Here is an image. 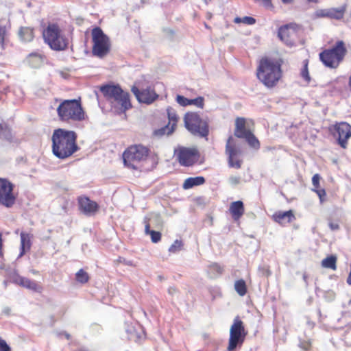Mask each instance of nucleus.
Returning a JSON list of instances; mask_svg holds the SVG:
<instances>
[{
  "label": "nucleus",
  "mask_w": 351,
  "mask_h": 351,
  "mask_svg": "<svg viewBox=\"0 0 351 351\" xmlns=\"http://www.w3.org/2000/svg\"><path fill=\"white\" fill-rule=\"evenodd\" d=\"M337 258L335 255H330L324 258L321 262V265L324 268L331 269L333 271L337 269Z\"/></svg>",
  "instance_id": "obj_29"
},
{
  "label": "nucleus",
  "mask_w": 351,
  "mask_h": 351,
  "mask_svg": "<svg viewBox=\"0 0 351 351\" xmlns=\"http://www.w3.org/2000/svg\"><path fill=\"white\" fill-rule=\"evenodd\" d=\"M299 346L305 351H309L311 349V341L310 340H302L300 341Z\"/></svg>",
  "instance_id": "obj_42"
},
{
  "label": "nucleus",
  "mask_w": 351,
  "mask_h": 351,
  "mask_svg": "<svg viewBox=\"0 0 351 351\" xmlns=\"http://www.w3.org/2000/svg\"><path fill=\"white\" fill-rule=\"evenodd\" d=\"M99 90L106 100L121 106L124 110L132 107L129 93L123 91L119 84L102 85Z\"/></svg>",
  "instance_id": "obj_6"
},
{
  "label": "nucleus",
  "mask_w": 351,
  "mask_h": 351,
  "mask_svg": "<svg viewBox=\"0 0 351 351\" xmlns=\"http://www.w3.org/2000/svg\"><path fill=\"white\" fill-rule=\"evenodd\" d=\"M242 138H245L249 145L252 148L255 149H258L260 148V142L252 132Z\"/></svg>",
  "instance_id": "obj_31"
},
{
  "label": "nucleus",
  "mask_w": 351,
  "mask_h": 351,
  "mask_svg": "<svg viewBox=\"0 0 351 351\" xmlns=\"http://www.w3.org/2000/svg\"><path fill=\"white\" fill-rule=\"evenodd\" d=\"M247 331L245 328L244 323L239 316H237L230 328L228 351H235L239 346L241 347L245 341Z\"/></svg>",
  "instance_id": "obj_11"
},
{
  "label": "nucleus",
  "mask_w": 351,
  "mask_h": 351,
  "mask_svg": "<svg viewBox=\"0 0 351 351\" xmlns=\"http://www.w3.org/2000/svg\"><path fill=\"white\" fill-rule=\"evenodd\" d=\"M205 182L206 180L203 176L190 177L184 180L182 188L185 190L189 189L196 186L202 185Z\"/></svg>",
  "instance_id": "obj_27"
},
{
  "label": "nucleus",
  "mask_w": 351,
  "mask_h": 351,
  "mask_svg": "<svg viewBox=\"0 0 351 351\" xmlns=\"http://www.w3.org/2000/svg\"><path fill=\"white\" fill-rule=\"evenodd\" d=\"M293 0H282V1L284 3H291Z\"/></svg>",
  "instance_id": "obj_53"
},
{
  "label": "nucleus",
  "mask_w": 351,
  "mask_h": 351,
  "mask_svg": "<svg viewBox=\"0 0 351 351\" xmlns=\"http://www.w3.org/2000/svg\"><path fill=\"white\" fill-rule=\"evenodd\" d=\"M349 306H351V299L349 301Z\"/></svg>",
  "instance_id": "obj_58"
},
{
  "label": "nucleus",
  "mask_w": 351,
  "mask_h": 351,
  "mask_svg": "<svg viewBox=\"0 0 351 351\" xmlns=\"http://www.w3.org/2000/svg\"><path fill=\"white\" fill-rule=\"evenodd\" d=\"M14 185L8 179L0 178V204L11 208L16 202L17 195L14 191Z\"/></svg>",
  "instance_id": "obj_15"
},
{
  "label": "nucleus",
  "mask_w": 351,
  "mask_h": 351,
  "mask_svg": "<svg viewBox=\"0 0 351 351\" xmlns=\"http://www.w3.org/2000/svg\"><path fill=\"white\" fill-rule=\"evenodd\" d=\"M77 204L80 211L87 216L95 215L99 210V204L85 195L77 197Z\"/></svg>",
  "instance_id": "obj_17"
},
{
  "label": "nucleus",
  "mask_w": 351,
  "mask_h": 351,
  "mask_svg": "<svg viewBox=\"0 0 351 351\" xmlns=\"http://www.w3.org/2000/svg\"><path fill=\"white\" fill-rule=\"evenodd\" d=\"M251 131L246 128V121L243 117H237L235 120L234 135L240 138L245 136Z\"/></svg>",
  "instance_id": "obj_24"
},
{
  "label": "nucleus",
  "mask_w": 351,
  "mask_h": 351,
  "mask_svg": "<svg viewBox=\"0 0 351 351\" xmlns=\"http://www.w3.org/2000/svg\"><path fill=\"white\" fill-rule=\"evenodd\" d=\"M347 53L348 49L345 42L337 40L332 47L322 51L319 58L326 67L336 69L343 62Z\"/></svg>",
  "instance_id": "obj_5"
},
{
  "label": "nucleus",
  "mask_w": 351,
  "mask_h": 351,
  "mask_svg": "<svg viewBox=\"0 0 351 351\" xmlns=\"http://www.w3.org/2000/svg\"><path fill=\"white\" fill-rule=\"evenodd\" d=\"M316 15L319 17L329 18L328 9H322L316 12Z\"/></svg>",
  "instance_id": "obj_46"
},
{
  "label": "nucleus",
  "mask_w": 351,
  "mask_h": 351,
  "mask_svg": "<svg viewBox=\"0 0 351 351\" xmlns=\"http://www.w3.org/2000/svg\"><path fill=\"white\" fill-rule=\"evenodd\" d=\"M349 84L351 86V75L349 77Z\"/></svg>",
  "instance_id": "obj_55"
},
{
  "label": "nucleus",
  "mask_w": 351,
  "mask_h": 351,
  "mask_svg": "<svg viewBox=\"0 0 351 351\" xmlns=\"http://www.w3.org/2000/svg\"><path fill=\"white\" fill-rule=\"evenodd\" d=\"M149 154V149L141 144L129 146L123 153L124 165L131 169L137 170L138 164L145 160Z\"/></svg>",
  "instance_id": "obj_7"
},
{
  "label": "nucleus",
  "mask_w": 351,
  "mask_h": 351,
  "mask_svg": "<svg viewBox=\"0 0 351 351\" xmlns=\"http://www.w3.org/2000/svg\"><path fill=\"white\" fill-rule=\"evenodd\" d=\"M176 101L178 104H180L182 106H189V99L186 98L185 97L182 95H178Z\"/></svg>",
  "instance_id": "obj_40"
},
{
  "label": "nucleus",
  "mask_w": 351,
  "mask_h": 351,
  "mask_svg": "<svg viewBox=\"0 0 351 351\" xmlns=\"http://www.w3.org/2000/svg\"><path fill=\"white\" fill-rule=\"evenodd\" d=\"M117 262L119 263H123L128 265H132L131 261H126L124 258L119 257V258L117 260Z\"/></svg>",
  "instance_id": "obj_48"
},
{
  "label": "nucleus",
  "mask_w": 351,
  "mask_h": 351,
  "mask_svg": "<svg viewBox=\"0 0 351 351\" xmlns=\"http://www.w3.org/2000/svg\"><path fill=\"white\" fill-rule=\"evenodd\" d=\"M167 114L168 118V123L160 128L155 130L156 136H163L165 135L169 136L171 134L176 130L179 117L176 111L171 107L167 108Z\"/></svg>",
  "instance_id": "obj_16"
},
{
  "label": "nucleus",
  "mask_w": 351,
  "mask_h": 351,
  "mask_svg": "<svg viewBox=\"0 0 351 351\" xmlns=\"http://www.w3.org/2000/svg\"><path fill=\"white\" fill-rule=\"evenodd\" d=\"M346 10V5H343L339 8H328L329 18L340 20L343 18Z\"/></svg>",
  "instance_id": "obj_28"
},
{
  "label": "nucleus",
  "mask_w": 351,
  "mask_h": 351,
  "mask_svg": "<svg viewBox=\"0 0 351 351\" xmlns=\"http://www.w3.org/2000/svg\"><path fill=\"white\" fill-rule=\"evenodd\" d=\"M241 178L239 176H232L229 178V182L233 185L239 184Z\"/></svg>",
  "instance_id": "obj_47"
},
{
  "label": "nucleus",
  "mask_w": 351,
  "mask_h": 351,
  "mask_svg": "<svg viewBox=\"0 0 351 351\" xmlns=\"http://www.w3.org/2000/svg\"><path fill=\"white\" fill-rule=\"evenodd\" d=\"M132 92L136 96V99L143 103L152 104L154 102V95L147 90L141 91L137 87L133 86Z\"/></svg>",
  "instance_id": "obj_23"
},
{
  "label": "nucleus",
  "mask_w": 351,
  "mask_h": 351,
  "mask_svg": "<svg viewBox=\"0 0 351 351\" xmlns=\"http://www.w3.org/2000/svg\"><path fill=\"white\" fill-rule=\"evenodd\" d=\"M303 27L296 23H289L280 26L278 29V38L287 46L293 47L299 41Z\"/></svg>",
  "instance_id": "obj_10"
},
{
  "label": "nucleus",
  "mask_w": 351,
  "mask_h": 351,
  "mask_svg": "<svg viewBox=\"0 0 351 351\" xmlns=\"http://www.w3.org/2000/svg\"><path fill=\"white\" fill-rule=\"evenodd\" d=\"M273 220L280 224L281 226H285L287 223H289L295 219L293 210H289L287 211H277L272 215Z\"/></svg>",
  "instance_id": "obj_19"
},
{
  "label": "nucleus",
  "mask_w": 351,
  "mask_h": 351,
  "mask_svg": "<svg viewBox=\"0 0 351 351\" xmlns=\"http://www.w3.org/2000/svg\"><path fill=\"white\" fill-rule=\"evenodd\" d=\"M259 273L262 276L269 277L271 274V271L269 266H263L258 269Z\"/></svg>",
  "instance_id": "obj_43"
},
{
  "label": "nucleus",
  "mask_w": 351,
  "mask_h": 351,
  "mask_svg": "<svg viewBox=\"0 0 351 351\" xmlns=\"http://www.w3.org/2000/svg\"><path fill=\"white\" fill-rule=\"evenodd\" d=\"M234 22L236 23H243L247 25H254L256 23V19L252 16L236 17Z\"/></svg>",
  "instance_id": "obj_34"
},
{
  "label": "nucleus",
  "mask_w": 351,
  "mask_h": 351,
  "mask_svg": "<svg viewBox=\"0 0 351 351\" xmlns=\"http://www.w3.org/2000/svg\"><path fill=\"white\" fill-rule=\"evenodd\" d=\"M329 226H330V229L332 230H338L339 228V226L337 223H332V222L329 223Z\"/></svg>",
  "instance_id": "obj_51"
},
{
  "label": "nucleus",
  "mask_w": 351,
  "mask_h": 351,
  "mask_svg": "<svg viewBox=\"0 0 351 351\" xmlns=\"http://www.w3.org/2000/svg\"><path fill=\"white\" fill-rule=\"evenodd\" d=\"M241 150L239 147L237 141L232 137L229 136L226 145V154L228 156V164L230 168L239 169L241 167L243 160L240 155Z\"/></svg>",
  "instance_id": "obj_14"
},
{
  "label": "nucleus",
  "mask_w": 351,
  "mask_h": 351,
  "mask_svg": "<svg viewBox=\"0 0 351 351\" xmlns=\"http://www.w3.org/2000/svg\"><path fill=\"white\" fill-rule=\"evenodd\" d=\"M10 134L11 128L10 125L5 122L0 123V135L8 136H10Z\"/></svg>",
  "instance_id": "obj_36"
},
{
  "label": "nucleus",
  "mask_w": 351,
  "mask_h": 351,
  "mask_svg": "<svg viewBox=\"0 0 351 351\" xmlns=\"http://www.w3.org/2000/svg\"><path fill=\"white\" fill-rule=\"evenodd\" d=\"M18 35L23 42H31L34 38V29L30 27H21Z\"/></svg>",
  "instance_id": "obj_26"
},
{
  "label": "nucleus",
  "mask_w": 351,
  "mask_h": 351,
  "mask_svg": "<svg viewBox=\"0 0 351 351\" xmlns=\"http://www.w3.org/2000/svg\"><path fill=\"white\" fill-rule=\"evenodd\" d=\"M308 60H305L303 61V68L301 70L300 75L301 77L305 80V82L308 84L311 82V77L308 72Z\"/></svg>",
  "instance_id": "obj_33"
},
{
  "label": "nucleus",
  "mask_w": 351,
  "mask_h": 351,
  "mask_svg": "<svg viewBox=\"0 0 351 351\" xmlns=\"http://www.w3.org/2000/svg\"><path fill=\"white\" fill-rule=\"evenodd\" d=\"M176 160L181 166L191 167L197 162L199 158V152L197 148L178 147L174 150Z\"/></svg>",
  "instance_id": "obj_13"
},
{
  "label": "nucleus",
  "mask_w": 351,
  "mask_h": 351,
  "mask_svg": "<svg viewBox=\"0 0 351 351\" xmlns=\"http://www.w3.org/2000/svg\"><path fill=\"white\" fill-rule=\"evenodd\" d=\"M254 1L261 3L267 8H273L271 0H254Z\"/></svg>",
  "instance_id": "obj_45"
},
{
  "label": "nucleus",
  "mask_w": 351,
  "mask_h": 351,
  "mask_svg": "<svg viewBox=\"0 0 351 351\" xmlns=\"http://www.w3.org/2000/svg\"><path fill=\"white\" fill-rule=\"evenodd\" d=\"M2 234L0 232V257L3 256Z\"/></svg>",
  "instance_id": "obj_50"
},
{
  "label": "nucleus",
  "mask_w": 351,
  "mask_h": 351,
  "mask_svg": "<svg viewBox=\"0 0 351 351\" xmlns=\"http://www.w3.org/2000/svg\"><path fill=\"white\" fill-rule=\"evenodd\" d=\"M11 23L10 20L0 21V46L4 48L5 43L9 40Z\"/></svg>",
  "instance_id": "obj_21"
},
{
  "label": "nucleus",
  "mask_w": 351,
  "mask_h": 351,
  "mask_svg": "<svg viewBox=\"0 0 351 351\" xmlns=\"http://www.w3.org/2000/svg\"><path fill=\"white\" fill-rule=\"evenodd\" d=\"M58 119L66 123L80 122L87 117L80 99L61 101L56 110Z\"/></svg>",
  "instance_id": "obj_3"
},
{
  "label": "nucleus",
  "mask_w": 351,
  "mask_h": 351,
  "mask_svg": "<svg viewBox=\"0 0 351 351\" xmlns=\"http://www.w3.org/2000/svg\"><path fill=\"white\" fill-rule=\"evenodd\" d=\"M183 243L182 241L176 240L169 247V251L171 253H176L182 250Z\"/></svg>",
  "instance_id": "obj_37"
},
{
  "label": "nucleus",
  "mask_w": 351,
  "mask_h": 351,
  "mask_svg": "<svg viewBox=\"0 0 351 351\" xmlns=\"http://www.w3.org/2000/svg\"><path fill=\"white\" fill-rule=\"evenodd\" d=\"M189 106L193 105L201 109L204 106V99L203 97H197L195 99H189Z\"/></svg>",
  "instance_id": "obj_35"
},
{
  "label": "nucleus",
  "mask_w": 351,
  "mask_h": 351,
  "mask_svg": "<svg viewBox=\"0 0 351 351\" xmlns=\"http://www.w3.org/2000/svg\"><path fill=\"white\" fill-rule=\"evenodd\" d=\"M308 2L317 3L319 0H307Z\"/></svg>",
  "instance_id": "obj_54"
},
{
  "label": "nucleus",
  "mask_w": 351,
  "mask_h": 351,
  "mask_svg": "<svg viewBox=\"0 0 351 351\" xmlns=\"http://www.w3.org/2000/svg\"><path fill=\"white\" fill-rule=\"evenodd\" d=\"M320 180H321V176L318 173H316L313 176V178H312V184L313 186V189H312L313 191L321 188L320 184H319Z\"/></svg>",
  "instance_id": "obj_39"
},
{
  "label": "nucleus",
  "mask_w": 351,
  "mask_h": 351,
  "mask_svg": "<svg viewBox=\"0 0 351 351\" xmlns=\"http://www.w3.org/2000/svg\"><path fill=\"white\" fill-rule=\"evenodd\" d=\"M184 126L193 135L206 137L209 134V125L206 120L203 119L195 112H188L184 117Z\"/></svg>",
  "instance_id": "obj_8"
},
{
  "label": "nucleus",
  "mask_w": 351,
  "mask_h": 351,
  "mask_svg": "<svg viewBox=\"0 0 351 351\" xmlns=\"http://www.w3.org/2000/svg\"><path fill=\"white\" fill-rule=\"evenodd\" d=\"M21 237V246L19 256H23L27 252H29L32 246V235L29 233L22 232L20 234Z\"/></svg>",
  "instance_id": "obj_25"
},
{
  "label": "nucleus",
  "mask_w": 351,
  "mask_h": 351,
  "mask_svg": "<svg viewBox=\"0 0 351 351\" xmlns=\"http://www.w3.org/2000/svg\"><path fill=\"white\" fill-rule=\"evenodd\" d=\"M234 289L240 296H244L247 292L246 283L243 279H239L235 281Z\"/></svg>",
  "instance_id": "obj_30"
},
{
  "label": "nucleus",
  "mask_w": 351,
  "mask_h": 351,
  "mask_svg": "<svg viewBox=\"0 0 351 351\" xmlns=\"http://www.w3.org/2000/svg\"><path fill=\"white\" fill-rule=\"evenodd\" d=\"M0 351H11V348L6 341L0 337Z\"/></svg>",
  "instance_id": "obj_44"
},
{
  "label": "nucleus",
  "mask_w": 351,
  "mask_h": 351,
  "mask_svg": "<svg viewBox=\"0 0 351 351\" xmlns=\"http://www.w3.org/2000/svg\"><path fill=\"white\" fill-rule=\"evenodd\" d=\"M77 134L75 131L64 128L55 129L51 135V151L60 160L72 156L79 149Z\"/></svg>",
  "instance_id": "obj_1"
},
{
  "label": "nucleus",
  "mask_w": 351,
  "mask_h": 351,
  "mask_svg": "<svg viewBox=\"0 0 351 351\" xmlns=\"http://www.w3.org/2000/svg\"><path fill=\"white\" fill-rule=\"evenodd\" d=\"M211 267L216 270L217 271H218L219 273L221 274L222 273V271H223V269L221 268V267L220 265H219L217 263H214L211 265Z\"/></svg>",
  "instance_id": "obj_49"
},
{
  "label": "nucleus",
  "mask_w": 351,
  "mask_h": 351,
  "mask_svg": "<svg viewBox=\"0 0 351 351\" xmlns=\"http://www.w3.org/2000/svg\"><path fill=\"white\" fill-rule=\"evenodd\" d=\"M66 337L67 339H69V338H70V335H69V334H67V335H66Z\"/></svg>",
  "instance_id": "obj_56"
},
{
  "label": "nucleus",
  "mask_w": 351,
  "mask_h": 351,
  "mask_svg": "<svg viewBox=\"0 0 351 351\" xmlns=\"http://www.w3.org/2000/svg\"><path fill=\"white\" fill-rule=\"evenodd\" d=\"M229 211L234 221H239L245 213L244 204L242 201L238 200L230 204Z\"/></svg>",
  "instance_id": "obj_22"
},
{
  "label": "nucleus",
  "mask_w": 351,
  "mask_h": 351,
  "mask_svg": "<svg viewBox=\"0 0 351 351\" xmlns=\"http://www.w3.org/2000/svg\"><path fill=\"white\" fill-rule=\"evenodd\" d=\"M150 219L145 218L144 219L145 224V232L147 234H149L151 237L152 241L154 242V230H150V224H149Z\"/></svg>",
  "instance_id": "obj_38"
},
{
  "label": "nucleus",
  "mask_w": 351,
  "mask_h": 351,
  "mask_svg": "<svg viewBox=\"0 0 351 351\" xmlns=\"http://www.w3.org/2000/svg\"><path fill=\"white\" fill-rule=\"evenodd\" d=\"M75 279L78 282L85 284L88 282L90 277L86 271L80 269L75 274Z\"/></svg>",
  "instance_id": "obj_32"
},
{
  "label": "nucleus",
  "mask_w": 351,
  "mask_h": 351,
  "mask_svg": "<svg viewBox=\"0 0 351 351\" xmlns=\"http://www.w3.org/2000/svg\"><path fill=\"white\" fill-rule=\"evenodd\" d=\"M282 60L265 56L261 58L256 69L258 80L267 88L277 86L282 77Z\"/></svg>",
  "instance_id": "obj_2"
},
{
  "label": "nucleus",
  "mask_w": 351,
  "mask_h": 351,
  "mask_svg": "<svg viewBox=\"0 0 351 351\" xmlns=\"http://www.w3.org/2000/svg\"><path fill=\"white\" fill-rule=\"evenodd\" d=\"M158 95H156V94L155 93V97H154V99L156 100V99L158 98Z\"/></svg>",
  "instance_id": "obj_57"
},
{
  "label": "nucleus",
  "mask_w": 351,
  "mask_h": 351,
  "mask_svg": "<svg viewBox=\"0 0 351 351\" xmlns=\"http://www.w3.org/2000/svg\"><path fill=\"white\" fill-rule=\"evenodd\" d=\"M328 130L341 148H348V141L351 138V125L345 121L336 122L329 125Z\"/></svg>",
  "instance_id": "obj_12"
},
{
  "label": "nucleus",
  "mask_w": 351,
  "mask_h": 351,
  "mask_svg": "<svg viewBox=\"0 0 351 351\" xmlns=\"http://www.w3.org/2000/svg\"><path fill=\"white\" fill-rule=\"evenodd\" d=\"M91 38L93 55L99 58L106 56L111 49L110 38L99 27H95L92 29Z\"/></svg>",
  "instance_id": "obj_9"
},
{
  "label": "nucleus",
  "mask_w": 351,
  "mask_h": 351,
  "mask_svg": "<svg viewBox=\"0 0 351 351\" xmlns=\"http://www.w3.org/2000/svg\"><path fill=\"white\" fill-rule=\"evenodd\" d=\"M126 333L128 339L134 342L138 341L144 337L143 328L138 324H128Z\"/></svg>",
  "instance_id": "obj_18"
},
{
  "label": "nucleus",
  "mask_w": 351,
  "mask_h": 351,
  "mask_svg": "<svg viewBox=\"0 0 351 351\" xmlns=\"http://www.w3.org/2000/svg\"><path fill=\"white\" fill-rule=\"evenodd\" d=\"M161 239V233L160 232L155 231V243L159 241Z\"/></svg>",
  "instance_id": "obj_52"
},
{
  "label": "nucleus",
  "mask_w": 351,
  "mask_h": 351,
  "mask_svg": "<svg viewBox=\"0 0 351 351\" xmlns=\"http://www.w3.org/2000/svg\"><path fill=\"white\" fill-rule=\"evenodd\" d=\"M313 191H314L318 195L321 203H323L325 201L326 193L324 189L320 188L316 190H313Z\"/></svg>",
  "instance_id": "obj_41"
},
{
  "label": "nucleus",
  "mask_w": 351,
  "mask_h": 351,
  "mask_svg": "<svg viewBox=\"0 0 351 351\" xmlns=\"http://www.w3.org/2000/svg\"><path fill=\"white\" fill-rule=\"evenodd\" d=\"M44 42L55 51H64L69 45V39L57 23H48L42 31Z\"/></svg>",
  "instance_id": "obj_4"
},
{
  "label": "nucleus",
  "mask_w": 351,
  "mask_h": 351,
  "mask_svg": "<svg viewBox=\"0 0 351 351\" xmlns=\"http://www.w3.org/2000/svg\"><path fill=\"white\" fill-rule=\"evenodd\" d=\"M14 281L17 285L34 291L40 293L43 291V287L41 285L25 277L18 276Z\"/></svg>",
  "instance_id": "obj_20"
}]
</instances>
